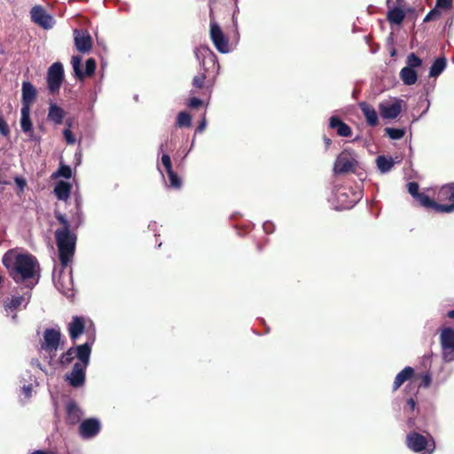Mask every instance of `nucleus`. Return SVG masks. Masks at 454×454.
<instances>
[{
	"label": "nucleus",
	"mask_w": 454,
	"mask_h": 454,
	"mask_svg": "<svg viewBox=\"0 0 454 454\" xmlns=\"http://www.w3.org/2000/svg\"><path fill=\"white\" fill-rule=\"evenodd\" d=\"M54 215L57 221L62 225L61 228L55 231V239L59 251V258L60 265L63 268H67V266L73 262L77 236L71 231V223L65 215L59 211H55Z\"/></svg>",
	"instance_id": "f257e3e1"
},
{
	"label": "nucleus",
	"mask_w": 454,
	"mask_h": 454,
	"mask_svg": "<svg viewBox=\"0 0 454 454\" xmlns=\"http://www.w3.org/2000/svg\"><path fill=\"white\" fill-rule=\"evenodd\" d=\"M2 262L10 270V276L16 283L34 278L37 265V261L32 254H15L12 250L4 254Z\"/></svg>",
	"instance_id": "f03ea898"
},
{
	"label": "nucleus",
	"mask_w": 454,
	"mask_h": 454,
	"mask_svg": "<svg viewBox=\"0 0 454 454\" xmlns=\"http://www.w3.org/2000/svg\"><path fill=\"white\" fill-rule=\"evenodd\" d=\"M78 362H76L66 380L73 387H80L85 382L86 369L90 364L91 344L86 342L79 345Z\"/></svg>",
	"instance_id": "7ed1b4c3"
},
{
	"label": "nucleus",
	"mask_w": 454,
	"mask_h": 454,
	"mask_svg": "<svg viewBox=\"0 0 454 454\" xmlns=\"http://www.w3.org/2000/svg\"><path fill=\"white\" fill-rule=\"evenodd\" d=\"M406 446L414 452L422 454H432L435 449L434 438L427 434L423 435L412 431L406 435Z\"/></svg>",
	"instance_id": "20e7f679"
},
{
	"label": "nucleus",
	"mask_w": 454,
	"mask_h": 454,
	"mask_svg": "<svg viewBox=\"0 0 454 454\" xmlns=\"http://www.w3.org/2000/svg\"><path fill=\"white\" fill-rule=\"evenodd\" d=\"M195 56L198 60L200 61V64L204 69V72L198 74L192 79V86L196 89H202L205 85L206 81V72L207 71V65L212 64L215 66L216 56L215 53L207 46L200 47L195 49L194 51Z\"/></svg>",
	"instance_id": "39448f33"
},
{
	"label": "nucleus",
	"mask_w": 454,
	"mask_h": 454,
	"mask_svg": "<svg viewBox=\"0 0 454 454\" xmlns=\"http://www.w3.org/2000/svg\"><path fill=\"white\" fill-rule=\"evenodd\" d=\"M53 280L57 289L67 298L74 296V280L72 276V270L63 268L59 270L57 274L56 270L53 272Z\"/></svg>",
	"instance_id": "423d86ee"
},
{
	"label": "nucleus",
	"mask_w": 454,
	"mask_h": 454,
	"mask_svg": "<svg viewBox=\"0 0 454 454\" xmlns=\"http://www.w3.org/2000/svg\"><path fill=\"white\" fill-rule=\"evenodd\" d=\"M440 213L454 212V183L442 185L436 192Z\"/></svg>",
	"instance_id": "0eeeda50"
},
{
	"label": "nucleus",
	"mask_w": 454,
	"mask_h": 454,
	"mask_svg": "<svg viewBox=\"0 0 454 454\" xmlns=\"http://www.w3.org/2000/svg\"><path fill=\"white\" fill-rule=\"evenodd\" d=\"M213 12H210V39L215 49L221 53L230 51L229 41L224 35L220 26L212 20Z\"/></svg>",
	"instance_id": "6e6552de"
},
{
	"label": "nucleus",
	"mask_w": 454,
	"mask_h": 454,
	"mask_svg": "<svg viewBox=\"0 0 454 454\" xmlns=\"http://www.w3.org/2000/svg\"><path fill=\"white\" fill-rule=\"evenodd\" d=\"M440 343L442 350V359L445 362L454 361V329L443 328L440 335Z\"/></svg>",
	"instance_id": "1a4fd4ad"
},
{
	"label": "nucleus",
	"mask_w": 454,
	"mask_h": 454,
	"mask_svg": "<svg viewBox=\"0 0 454 454\" xmlns=\"http://www.w3.org/2000/svg\"><path fill=\"white\" fill-rule=\"evenodd\" d=\"M63 80L64 69L62 64L59 62L53 63L50 67L47 74L48 89L51 94L59 92Z\"/></svg>",
	"instance_id": "9d476101"
},
{
	"label": "nucleus",
	"mask_w": 454,
	"mask_h": 454,
	"mask_svg": "<svg viewBox=\"0 0 454 454\" xmlns=\"http://www.w3.org/2000/svg\"><path fill=\"white\" fill-rule=\"evenodd\" d=\"M61 342V333L54 328H47L43 332V341L41 344L42 349L51 354L55 353Z\"/></svg>",
	"instance_id": "9b49d317"
},
{
	"label": "nucleus",
	"mask_w": 454,
	"mask_h": 454,
	"mask_svg": "<svg viewBox=\"0 0 454 454\" xmlns=\"http://www.w3.org/2000/svg\"><path fill=\"white\" fill-rule=\"evenodd\" d=\"M82 60V58L79 55L73 56L71 60L75 76L81 81L83 80L85 76H92L95 74L97 66L96 60L92 58H90L86 60L85 71L82 72L81 69Z\"/></svg>",
	"instance_id": "f8f14e48"
},
{
	"label": "nucleus",
	"mask_w": 454,
	"mask_h": 454,
	"mask_svg": "<svg viewBox=\"0 0 454 454\" xmlns=\"http://www.w3.org/2000/svg\"><path fill=\"white\" fill-rule=\"evenodd\" d=\"M74 40L77 51L82 53H87L92 49L93 41L87 30L74 29Z\"/></svg>",
	"instance_id": "ddd939ff"
},
{
	"label": "nucleus",
	"mask_w": 454,
	"mask_h": 454,
	"mask_svg": "<svg viewBox=\"0 0 454 454\" xmlns=\"http://www.w3.org/2000/svg\"><path fill=\"white\" fill-rule=\"evenodd\" d=\"M31 19L32 20L42 27L44 29H49L52 27L53 19L52 17L47 13L43 7L41 5H36L31 10Z\"/></svg>",
	"instance_id": "4468645a"
},
{
	"label": "nucleus",
	"mask_w": 454,
	"mask_h": 454,
	"mask_svg": "<svg viewBox=\"0 0 454 454\" xmlns=\"http://www.w3.org/2000/svg\"><path fill=\"white\" fill-rule=\"evenodd\" d=\"M101 429L100 422L94 418L84 419L79 427V434L84 439L96 436Z\"/></svg>",
	"instance_id": "2eb2a0df"
},
{
	"label": "nucleus",
	"mask_w": 454,
	"mask_h": 454,
	"mask_svg": "<svg viewBox=\"0 0 454 454\" xmlns=\"http://www.w3.org/2000/svg\"><path fill=\"white\" fill-rule=\"evenodd\" d=\"M403 100L395 99L393 103H380L379 106L383 119H395L402 112Z\"/></svg>",
	"instance_id": "dca6fc26"
},
{
	"label": "nucleus",
	"mask_w": 454,
	"mask_h": 454,
	"mask_svg": "<svg viewBox=\"0 0 454 454\" xmlns=\"http://www.w3.org/2000/svg\"><path fill=\"white\" fill-rule=\"evenodd\" d=\"M356 165V160L352 157L341 153L338 156L334 164V172L336 174H345L354 172Z\"/></svg>",
	"instance_id": "f3484780"
},
{
	"label": "nucleus",
	"mask_w": 454,
	"mask_h": 454,
	"mask_svg": "<svg viewBox=\"0 0 454 454\" xmlns=\"http://www.w3.org/2000/svg\"><path fill=\"white\" fill-rule=\"evenodd\" d=\"M82 417V411L74 400H69L66 404V423L77 425Z\"/></svg>",
	"instance_id": "a211bd4d"
},
{
	"label": "nucleus",
	"mask_w": 454,
	"mask_h": 454,
	"mask_svg": "<svg viewBox=\"0 0 454 454\" xmlns=\"http://www.w3.org/2000/svg\"><path fill=\"white\" fill-rule=\"evenodd\" d=\"M22 106L21 107H27L30 108L31 106L34 104V102L36 99L37 91L35 87L27 81H25L22 82Z\"/></svg>",
	"instance_id": "6ab92c4d"
},
{
	"label": "nucleus",
	"mask_w": 454,
	"mask_h": 454,
	"mask_svg": "<svg viewBox=\"0 0 454 454\" xmlns=\"http://www.w3.org/2000/svg\"><path fill=\"white\" fill-rule=\"evenodd\" d=\"M67 330L69 333L70 339L73 342L84 333L85 331V321L83 317L74 316L71 322L68 324Z\"/></svg>",
	"instance_id": "aec40b11"
},
{
	"label": "nucleus",
	"mask_w": 454,
	"mask_h": 454,
	"mask_svg": "<svg viewBox=\"0 0 454 454\" xmlns=\"http://www.w3.org/2000/svg\"><path fill=\"white\" fill-rule=\"evenodd\" d=\"M20 128L21 130L27 134L30 140L37 141L38 138L35 136L33 130V123L30 118V108L21 107Z\"/></svg>",
	"instance_id": "412c9836"
},
{
	"label": "nucleus",
	"mask_w": 454,
	"mask_h": 454,
	"mask_svg": "<svg viewBox=\"0 0 454 454\" xmlns=\"http://www.w3.org/2000/svg\"><path fill=\"white\" fill-rule=\"evenodd\" d=\"M358 106L365 118L366 123L370 127H376L379 124V118L375 108L364 101L360 102Z\"/></svg>",
	"instance_id": "4be33fe9"
},
{
	"label": "nucleus",
	"mask_w": 454,
	"mask_h": 454,
	"mask_svg": "<svg viewBox=\"0 0 454 454\" xmlns=\"http://www.w3.org/2000/svg\"><path fill=\"white\" fill-rule=\"evenodd\" d=\"M329 127L335 129L340 137H349L352 135L351 128L340 120L338 116H331L329 119Z\"/></svg>",
	"instance_id": "5701e85b"
},
{
	"label": "nucleus",
	"mask_w": 454,
	"mask_h": 454,
	"mask_svg": "<svg viewBox=\"0 0 454 454\" xmlns=\"http://www.w3.org/2000/svg\"><path fill=\"white\" fill-rule=\"evenodd\" d=\"M415 376L414 369L411 366H406L402 370L395 378L393 383V391H396L407 380H411Z\"/></svg>",
	"instance_id": "b1692460"
},
{
	"label": "nucleus",
	"mask_w": 454,
	"mask_h": 454,
	"mask_svg": "<svg viewBox=\"0 0 454 454\" xmlns=\"http://www.w3.org/2000/svg\"><path fill=\"white\" fill-rule=\"evenodd\" d=\"M65 111L56 104H51L49 107L48 119L57 125L63 122Z\"/></svg>",
	"instance_id": "393cba45"
},
{
	"label": "nucleus",
	"mask_w": 454,
	"mask_h": 454,
	"mask_svg": "<svg viewBox=\"0 0 454 454\" xmlns=\"http://www.w3.org/2000/svg\"><path fill=\"white\" fill-rule=\"evenodd\" d=\"M405 18L404 11L400 7H394L388 10L387 20L390 24L400 25Z\"/></svg>",
	"instance_id": "a878e982"
},
{
	"label": "nucleus",
	"mask_w": 454,
	"mask_h": 454,
	"mask_svg": "<svg viewBox=\"0 0 454 454\" xmlns=\"http://www.w3.org/2000/svg\"><path fill=\"white\" fill-rule=\"evenodd\" d=\"M400 78L405 85L410 86L418 81V74L416 70L404 67L400 71Z\"/></svg>",
	"instance_id": "bb28decb"
},
{
	"label": "nucleus",
	"mask_w": 454,
	"mask_h": 454,
	"mask_svg": "<svg viewBox=\"0 0 454 454\" xmlns=\"http://www.w3.org/2000/svg\"><path fill=\"white\" fill-rule=\"evenodd\" d=\"M79 345L69 348L59 356V362L62 366L69 365L76 357L78 359Z\"/></svg>",
	"instance_id": "cd10ccee"
},
{
	"label": "nucleus",
	"mask_w": 454,
	"mask_h": 454,
	"mask_svg": "<svg viewBox=\"0 0 454 454\" xmlns=\"http://www.w3.org/2000/svg\"><path fill=\"white\" fill-rule=\"evenodd\" d=\"M71 185L64 181H59L54 187V193L60 200H67L70 196Z\"/></svg>",
	"instance_id": "c85d7f7f"
},
{
	"label": "nucleus",
	"mask_w": 454,
	"mask_h": 454,
	"mask_svg": "<svg viewBox=\"0 0 454 454\" xmlns=\"http://www.w3.org/2000/svg\"><path fill=\"white\" fill-rule=\"evenodd\" d=\"M416 200L419 201V203L426 207V208H432L434 210H435L436 212H439L440 213V203L438 202L437 200H432L429 196H427V194L421 192L417 198Z\"/></svg>",
	"instance_id": "c756f323"
},
{
	"label": "nucleus",
	"mask_w": 454,
	"mask_h": 454,
	"mask_svg": "<svg viewBox=\"0 0 454 454\" xmlns=\"http://www.w3.org/2000/svg\"><path fill=\"white\" fill-rule=\"evenodd\" d=\"M447 65L446 59L444 57L436 59L432 64L429 70V76L437 77L445 69Z\"/></svg>",
	"instance_id": "7c9ffc66"
},
{
	"label": "nucleus",
	"mask_w": 454,
	"mask_h": 454,
	"mask_svg": "<svg viewBox=\"0 0 454 454\" xmlns=\"http://www.w3.org/2000/svg\"><path fill=\"white\" fill-rule=\"evenodd\" d=\"M377 167L381 173H387L394 167V160L391 157H386L385 155H380L376 160Z\"/></svg>",
	"instance_id": "2f4dec72"
},
{
	"label": "nucleus",
	"mask_w": 454,
	"mask_h": 454,
	"mask_svg": "<svg viewBox=\"0 0 454 454\" xmlns=\"http://www.w3.org/2000/svg\"><path fill=\"white\" fill-rule=\"evenodd\" d=\"M176 125L179 128H190L192 126V116L187 112H180L176 118Z\"/></svg>",
	"instance_id": "473e14b6"
},
{
	"label": "nucleus",
	"mask_w": 454,
	"mask_h": 454,
	"mask_svg": "<svg viewBox=\"0 0 454 454\" xmlns=\"http://www.w3.org/2000/svg\"><path fill=\"white\" fill-rule=\"evenodd\" d=\"M166 173L168 176L169 187L176 190L180 189L182 187V180L179 176L174 170Z\"/></svg>",
	"instance_id": "72a5a7b5"
},
{
	"label": "nucleus",
	"mask_w": 454,
	"mask_h": 454,
	"mask_svg": "<svg viewBox=\"0 0 454 454\" xmlns=\"http://www.w3.org/2000/svg\"><path fill=\"white\" fill-rule=\"evenodd\" d=\"M385 133L394 140L401 139L405 135V129H395V128H386Z\"/></svg>",
	"instance_id": "f704fd0d"
},
{
	"label": "nucleus",
	"mask_w": 454,
	"mask_h": 454,
	"mask_svg": "<svg viewBox=\"0 0 454 454\" xmlns=\"http://www.w3.org/2000/svg\"><path fill=\"white\" fill-rule=\"evenodd\" d=\"M415 380H419V386L423 387H428L432 382V377L429 372L415 374Z\"/></svg>",
	"instance_id": "c9c22d12"
},
{
	"label": "nucleus",
	"mask_w": 454,
	"mask_h": 454,
	"mask_svg": "<svg viewBox=\"0 0 454 454\" xmlns=\"http://www.w3.org/2000/svg\"><path fill=\"white\" fill-rule=\"evenodd\" d=\"M406 64V67H411V69L415 70L416 67H419L422 65V59L419 58L415 53L411 52L407 57Z\"/></svg>",
	"instance_id": "e433bc0d"
},
{
	"label": "nucleus",
	"mask_w": 454,
	"mask_h": 454,
	"mask_svg": "<svg viewBox=\"0 0 454 454\" xmlns=\"http://www.w3.org/2000/svg\"><path fill=\"white\" fill-rule=\"evenodd\" d=\"M23 301H24L23 296H13L9 301V302L6 303L5 306H6V308L13 310V309H18L21 305Z\"/></svg>",
	"instance_id": "4c0bfd02"
},
{
	"label": "nucleus",
	"mask_w": 454,
	"mask_h": 454,
	"mask_svg": "<svg viewBox=\"0 0 454 454\" xmlns=\"http://www.w3.org/2000/svg\"><path fill=\"white\" fill-rule=\"evenodd\" d=\"M439 7H435L434 8L433 10H431L427 15L426 17L424 18V22H429V21H432V20H438L442 13L441 12L438 10Z\"/></svg>",
	"instance_id": "58836bf2"
},
{
	"label": "nucleus",
	"mask_w": 454,
	"mask_h": 454,
	"mask_svg": "<svg viewBox=\"0 0 454 454\" xmlns=\"http://www.w3.org/2000/svg\"><path fill=\"white\" fill-rule=\"evenodd\" d=\"M409 193L415 199L421 193L419 192V185L417 182H410L407 184Z\"/></svg>",
	"instance_id": "ea45409f"
},
{
	"label": "nucleus",
	"mask_w": 454,
	"mask_h": 454,
	"mask_svg": "<svg viewBox=\"0 0 454 454\" xmlns=\"http://www.w3.org/2000/svg\"><path fill=\"white\" fill-rule=\"evenodd\" d=\"M58 175L68 179L72 176V169L67 165H60V167L58 170Z\"/></svg>",
	"instance_id": "a19ab883"
},
{
	"label": "nucleus",
	"mask_w": 454,
	"mask_h": 454,
	"mask_svg": "<svg viewBox=\"0 0 454 454\" xmlns=\"http://www.w3.org/2000/svg\"><path fill=\"white\" fill-rule=\"evenodd\" d=\"M70 127L71 124L68 123V128L64 129L63 135L67 144L74 145L75 143V138L73 132L70 129Z\"/></svg>",
	"instance_id": "79ce46f5"
},
{
	"label": "nucleus",
	"mask_w": 454,
	"mask_h": 454,
	"mask_svg": "<svg viewBox=\"0 0 454 454\" xmlns=\"http://www.w3.org/2000/svg\"><path fill=\"white\" fill-rule=\"evenodd\" d=\"M161 164L163 165L166 172L173 170L171 158L168 154L164 153L161 156Z\"/></svg>",
	"instance_id": "37998d69"
},
{
	"label": "nucleus",
	"mask_w": 454,
	"mask_h": 454,
	"mask_svg": "<svg viewBox=\"0 0 454 454\" xmlns=\"http://www.w3.org/2000/svg\"><path fill=\"white\" fill-rule=\"evenodd\" d=\"M453 0H436V7L442 9H450L452 6Z\"/></svg>",
	"instance_id": "c03bdc74"
},
{
	"label": "nucleus",
	"mask_w": 454,
	"mask_h": 454,
	"mask_svg": "<svg viewBox=\"0 0 454 454\" xmlns=\"http://www.w3.org/2000/svg\"><path fill=\"white\" fill-rule=\"evenodd\" d=\"M203 105V101L198 98H191L188 106L191 108H199Z\"/></svg>",
	"instance_id": "a18cd8bd"
},
{
	"label": "nucleus",
	"mask_w": 454,
	"mask_h": 454,
	"mask_svg": "<svg viewBox=\"0 0 454 454\" xmlns=\"http://www.w3.org/2000/svg\"><path fill=\"white\" fill-rule=\"evenodd\" d=\"M14 181L19 188V192H23V191L27 185L26 180L20 176H16Z\"/></svg>",
	"instance_id": "49530a36"
},
{
	"label": "nucleus",
	"mask_w": 454,
	"mask_h": 454,
	"mask_svg": "<svg viewBox=\"0 0 454 454\" xmlns=\"http://www.w3.org/2000/svg\"><path fill=\"white\" fill-rule=\"evenodd\" d=\"M263 231L267 234H270L274 231L275 226L271 222H266L262 225Z\"/></svg>",
	"instance_id": "de8ad7c7"
},
{
	"label": "nucleus",
	"mask_w": 454,
	"mask_h": 454,
	"mask_svg": "<svg viewBox=\"0 0 454 454\" xmlns=\"http://www.w3.org/2000/svg\"><path fill=\"white\" fill-rule=\"evenodd\" d=\"M206 125H207V121H206V117L204 115L196 129V132H198V133L203 132L206 129Z\"/></svg>",
	"instance_id": "09e8293b"
},
{
	"label": "nucleus",
	"mask_w": 454,
	"mask_h": 454,
	"mask_svg": "<svg viewBox=\"0 0 454 454\" xmlns=\"http://www.w3.org/2000/svg\"><path fill=\"white\" fill-rule=\"evenodd\" d=\"M407 405L409 406V408L411 409V411H414L415 410V407H416V402L413 398H409L407 400Z\"/></svg>",
	"instance_id": "8fccbe9b"
},
{
	"label": "nucleus",
	"mask_w": 454,
	"mask_h": 454,
	"mask_svg": "<svg viewBox=\"0 0 454 454\" xmlns=\"http://www.w3.org/2000/svg\"><path fill=\"white\" fill-rule=\"evenodd\" d=\"M324 141H325L326 148L329 147L330 145L332 144V140L329 137H325Z\"/></svg>",
	"instance_id": "3c124183"
},
{
	"label": "nucleus",
	"mask_w": 454,
	"mask_h": 454,
	"mask_svg": "<svg viewBox=\"0 0 454 454\" xmlns=\"http://www.w3.org/2000/svg\"><path fill=\"white\" fill-rule=\"evenodd\" d=\"M448 317L454 319V309L448 311Z\"/></svg>",
	"instance_id": "603ef678"
},
{
	"label": "nucleus",
	"mask_w": 454,
	"mask_h": 454,
	"mask_svg": "<svg viewBox=\"0 0 454 454\" xmlns=\"http://www.w3.org/2000/svg\"><path fill=\"white\" fill-rule=\"evenodd\" d=\"M32 454H46V453L43 450H35Z\"/></svg>",
	"instance_id": "864d4df0"
},
{
	"label": "nucleus",
	"mask_w": 454,
	"mask_h": 454,
	"mask_svg": "<svg viewBox=\"0 0 454 454\" xmlns=\"http://www.w3.org/2000/svg\"><path fill=\"white\" fill-rule=\"evenodd\" d=\"M30 391H31L30 387H27L26 388V393H27V395L30 394Z\"/></svg>",
	"instance_id": "5fc2aeb1"
},
{
	"label": "nucleus",
	"mask_w": 454,
	"mask_h": 454,
	"mask_svg": "<svg viewBox=\"0 0 454 454\" xmlns=\"http://www.w3.org/2000/svg\"><path fill=\"white\" fill-rule=\"evenodd\" d=\"M2 280H3V278H2V277L0 276V284L2 283Z\"/></svg>",
	"instance_id": "6e6d98bb"
}]
</instances>
